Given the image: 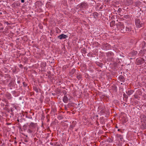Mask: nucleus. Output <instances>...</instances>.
Instances as JSON below:
<instances>
[{
  "mask_svg": "<svg viewBox=\"0 0 146 146\" xmlns=\"http://www.w3.org/2000/svg\"><path fill=\"white\" fill-rule=\"evenodd\" d=\"M3 28H0V30H3Z\"/></svg>",
  "mask_w": 146,
  "mask_h": 146,
  "instance_id": "obj_16",
  "label": "nucleus"
},
{
  "mask_svg": "<svg viewBox=\"0 0 146 146\" xmlns=\"http://www.w3.org/2000/svg\"><path fill=\"white\" fill-rule=\"evenodd\" d=\"M114 21H112L110 23V25H111V24H113L114 23Z\"/></svg>",
  "mask_w": 146,
  "mask_h": 146,
  "instance_id": "obj_14",
  "label": "nucleus"
},
{
  "mask_svg": "<svg viewBox=\"0 0 146 146\" xmlns=\"http://www.w3.org/2000/svg\"><path fill=\"white\" fill-rule=\"evenodd\" d=\"M73 71L74 72L75 71V70L73 69Z\"/></svg>",
  "mask_w": 146,
  "mask_h": 146,
  "instance_id": "obj_17",
  "label": "nucleus"
},
{
  "mask_svg": "<svg viewBox=\"0 0 146 146\" xmlns=\"http://www.w3.org/2000/svg\"><path fill=\"white\" fill-rule=\"evenodd\" d=\"M118 30H119L122 33H125L126 31V30L123 24L121 22L118 23L116 25Z\"/></svg>",
  "mask_w": 146,
  "mask_h": 146,
  "instance_id": "obj_1",
  "label": "nucleus"
},
{
  "mask_svg": "<svg viewBox=\"0 0 146 146\" xmlns=\"http://www.w3.org/2000/svg\"><path fill=\"white\" fill-rule=\"evenodd\" d=\"M58 38L60 39L65 38L67 37V36L66 35L64 34H62L58 36Z\"/></svg>",
  "mask_w": 146,
  "mask_h": 146,
  "instance_id": "obj_4",
  "label": "nucleus"
},
{
  "mask_svg": "<svg viewBox=\"0 0 146 146\" xmlns=\"http://www.w3.org/2000/svg\"><path fill=\"white\" fill-rule=\"evenodd\" d=\"M133 92V91L131 90L128 91L127 92V94H128V95H130L132 94Z\"/></svg>",
  "mask_w": 146,
  "mask_h": 146,
  "instance_id": "obj_10",
  "label": "nucleus"
},
{
  "mask_svg": "<svg viewBox=\"0 0 146 146\" xmlns=\"http://www.w3.org/2000/svg\"><path fill=\"white\" fill-rule=\"evenodd\" d=\"M24 0H21V2L22 3H23L24 2Z\"/></svg>",
  "mask_w": 146,
  "mask_h": 146,
  "instance_id": "obj_15",
  "label": "nucleus"
},
{
  "mask_svg": "<svg viewBox=\"0 0 146 146\" xmlns=\"http://www.w3.org/2000/svg\"><path fill=\"white\" fill-rule=\"evenodd\" d=\"M73 127H74V126H72V128H73Z\"/></svg>",
  "mask_w": 146,
  "mask_h": 146,
  "instance_id": "obj_19",
  "label": "nucleus"
},
{
  "mask_svg": "<svg viewBox=\"0 0 146 146\" xmlns=\"http://www.w3.org/2000/svg\"><path fill=\"white\" fill-rule=\"evenodd\" d=\"M87 7V5L86 3H82L80 5V8H86Z\"/></svg>",
  "mask_w": 146,
  "mask_h": 146,
  "instance_id": "obj_5",
  "label": "nucleus"
},
{
  "mask_svg": "<svg viewBox=\"0 0 146 146\" xmlns=\"http://www.w3.org/2000/svg\"><path fill=\"white\" fill-rule=\"evenodd\" d=\"M137 52L136 51H133L129 54V55L131 56L133 58L135 57V56L137 54Z\"/></svg>",
  "mask_w": 146,
  "mask_h": 146,
  "instance_id": "obj_3",
  "label": "nucleus"
},
{
  "mask_svg": "<svg viewBox=\"0 0 146 146\" xmlns=\"http://www.w3.org/2000/svg\"><path fill=\"white\" fill-rule=\"evenodd\" d=\"M28 132L29 133H31L32 132V131L29 129L28 130Z\"/></svg>",
  "mask_w": 146,
  "mask_h": 146,
  "instance_id": "obj_13",
  "label": "nucleus"
},
{
  "mask_svg": "<svg viewBox=\"0 0 146 146\" xmlns=\"http://www.w3.org/2000/svg\"><path fill=\"white\" fill-rule=\"evenodd\" d=\"M137 62L138 64H140L143 63V60L142 58H140V59H138L137 60Z\"/></svg>",
  "mask_w": 146,
  "mask_h": 146,
  "instance_id": "obj_6",
  "label": "nucleus"
},
{
  "mask_svg": "<svg viewBox=\"0 0 146 146\" xmlns=\"http://www.w3.org/2000/svg\"><path fill=\"white\" fill-rule=\"evenodd\" d=\"M135 25L137 27L140 28L143 25L142 22L139 19H136L135 20Z\"/></svg>",
  "mask_w": 146,
  "mask_h": 146,
  "instance_id": "obj_2",
  "label": "nucleus"
},
{
  "mask_svg": "<svg viewBox=\"0 0 146 146\" xmlns=\"http://www.w3.org/2000/svg\"><path fill=\"white\" fill-rule=\"evenodd\" d=\"M81 76L80 75H78L77 76V78L78 79V80H79L81 78Z\"/></svg>",
  "mask_w": 146,
  "mask_h": 146,
  "instance_id": "obj_12",
  "label": "nucleus"
},
{
  "mask_svg": "<svg viewBox=\"0 0 146 146\" xmlns=\"http://www.w3.org/2000/svg\"><path fill=\"white\" fill-rule=\"evenodd\" d=\"M68 97L66 96H64L63 99V101L65 102L66 103L68 101Z\"/></svg>",
  "mask_w": 146,
  "mask_h": 146,
  "instance_id": "obj_7",
  "label": "nucleus"
},
{
  "mask_svg": "<svg viewBox=\"0 0 146 146\" xmlns=\"http://www.w3.org/2000/svg\"><path fill=\"white\" fill-rule=\"evenodd\" d=\"M17 121H19V120H17Z\"/></svg>",
  "mask_w": 146,
  "mask_h": 146,
  "instance_id": "obj_21",
  "label": "nucleus"
},
{
  "mask_svg": "<svg viewBox=\"0 0 146 146\" xmlns=\"http://www.w3.org/2000/svg\"><path fill=\"white\" fill-rule=\"evenodd\" d=\"M6 23L7 24H8V22H6Z\"/></svg>",
  "mask_w": 146,
  "mask_h": 146,
  "instance_id": "obj_18",
  "label": "nucleus"
},
{
  "mask_svg": "<svg viewBox=\"0 0 146 146\" xmlns=\"http://www.w3.org/2000/svg\"><path fill=\"white\" fill-rule=\"evenodd\" d=\"M125 29H126V31H131V29L130 28H129V27H126Z\"/></svg>",
  "mask_w": 146,
  "mask_h": 146,
  "instance_id": "obj_11",
  "label": "nucleus"
},
{
  "mask_svg": "<svg viewBox=\"0 0 146 146\" xmlns=\"http://www.w3.org/2000/svg\"><path fill=\"white\" fill-rule=\"evenodd\" d=\"M35 124L33 123H31L30 125H29V127L30 128H32L35 127Z\"/></svg>",
  "mask_w": 146,
  "mask_h": 146,
  "instance_id": "obj_8",
  "label": "nucleus"
},
{
  "mask_svg": "<svg viewBox=\"0 0 146 146\" xmlns=\"http://www.w3.org/2000/svg\"><path fill=\"white\" fill-rule=\"evenodd\" d=\"M117 137L118 139H120L121 140H122V139H123V138L122 137L121 135L119 134H117Z\"/></svg>",
  "mask_w": 146,
  "mask_h": 146,
  "instance_id": "obj_9",
  "label": "nucleus"
},
{
  "mask_svg": "<svg viewBox=\"0 0 146 146\" xmlns=\"http://www.w3.org/2000/svg\"><path fill=\"white\" fill-rule=\"evenodd\" d=\"M119 129H118V131H119Z\"/></svg>",
  "mask_w": 146,
  "mask_h": 146,
  "instance_id": "obj_20",
  "label": "nucleus"
}]
</instances>
